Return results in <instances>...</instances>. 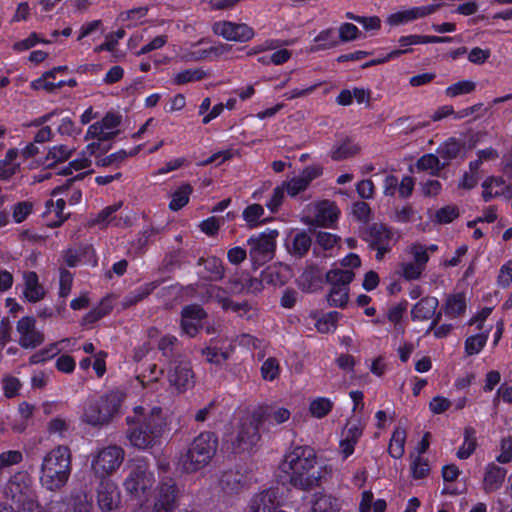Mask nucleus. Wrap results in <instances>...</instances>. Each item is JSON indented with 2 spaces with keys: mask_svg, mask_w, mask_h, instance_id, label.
<instances>
[{
  "mask_svg": "<svg viewBox=\"0 0 512 512\" xmlns=\"http://www.w3.org/2000/svg\"><path fill=\"white\" fill-rule=\"evenodd\" d=\"M163 280H154L144 283L132 291L128 292L122 299V307L127 309L136 306L148 296H150L161 284Z\"/></svg>",
  "mask_w": 512,
  "mask_h": 512,
  "instance_id": "nucleus-24",
  "label": "nucleus"
},
{
  "mask_svg": "<svg viewBox=\"0 0 512 512\" xmlns=\"http://www.w3.org/2000/svg\"><path fill=\"white\" fill-rule=\"evenodd\" d=\"M339 217V210L333 203L325 202L318 207L316 221L322 226L335 223Z\"/></svg>",
  "mask_w": 512,
  "mask_h": 512,
  "instance_id": "nucleus-42",
  "label": "nucleus"
},
{
  "mask_svg": "<svg viewBox=\"0 0 512 512\" xmlns=\"http://www.w3.org/2000/svg\"><path fill=\"white\" fill-rule=\"evenodd\" d=\"M360 152V146L350 137L337 141L330 150V157L334 161H342L357 155Z\"/></svg>",
  "mask_w": 512,
  "mask_h": 512,
  "instance_id": "nucleus-28",
  "label": "nucleus"
},
{
  "mask_svg": "<svg viewBox=\"0 0 512 512\" xmlns=\"http://www.w3.org/2000/svg\"><path fill=\"white\" fill-rule=\"evenodd\" d=\"M317 456L308 445L291 447L280 464L281 471L288 476V483L295 489L309 491L320 483L321 474L316 469Z\"/></svg>",
  "mask_w": 512,
  "mask_h": 512,
  "instance_id": "nucleus-1",
  "label": "nucleus"
},
{
  "mask_svg": "<svg viewBox=\"0 0 512 512\" xmlns=\"http://www.w3.org/2000/svg\"><path fill=\"white\" fill-rule=\"evenodd\" d=\"M39 43L47 44L49 41L40 38L36 32H32L27 38L15 42L12 48L16 52H23L35 47Z\"/></svg>",
  "mask_w": 512,
  "mask_h": 512,
  "instance_id": "nucleus-61",
  "label": "nucleus"
},
{
  "mask_svg": "<svg viewBox=\"0 0 512 512\" xmlns=\"http://www.w3.org/2000/svg\"><path fill=\"white\" fill-rule=\"evenodd\" d=\"M463 436L464 441L456 453V456L461 460L468 459L477 447L476 430L472 426L464 428Z\"/></svg>",
  "mask_w": 512,
  "mask_h": 512,
  "instance_id": "nucleus-35",
  "label": "nucleus"
},
{
  "mask_svg": "<svg viewBox=\"0 0 512 512\" xmlns=\"http://www.w3.org/2000/svg\"><path fill=\"white\" fill-rule=\"evenodd\" d=\"M303 290L312 292L321 287L323 276L321 271L314 266L308 267L304 270L301 277Z\"/></svg>",
  "mask_w": 512,
  "mask_h": 512,
  "instance_id": "nucleus-39",
  "label": "nucleus"
},
{
  "mask_svg": "<svg viewBox=\"0 0 512 512\" xmlns=\"http://www.w3.org/2000/svg\"><path fill=\"white\" fill-rule=\"evenodd\" d=\"M20 387V380L14 376H6L2 379L3 394L8 399L16 397Z\"/></svg>",
  "mask_w": 512,
  "mask_h": 512,
  "instance_id": "nucleus-62",
  "label": "nucleus"
},
{
  "mask_svg": "<svg viewBox=\"0 0 512 512\" xmlns=\"http://www.w3.org/2000/svg\"><path fill=\"white\" fill-rule=\"evenodd\" d=\"M290 411L284 407L271 405L258 406L252 412V418L260 424L262 430H269L270 426L280 425L290 418Z\"/></svg>",
  "mask_w": 512,
  "mask_h": 512,
  "instance_id": "nucleus-15",
  "label": "nucleus"
},
{
  "mask_svg": "<svg viewBox=\"0 0 512 512\" xmlns=\"http://www.w3.org/2000/svg\"><path fill=\"white\" fill-rule=\"evenodd\" d=\"M407 433L406 429L396 426L392 432L389 445L388 454L394 459H400L405 453Z\"/></svg>",
  "mask_w": 512,
  "mask_h": 512,
  "instance_id": "nucleus-32",
  "label": "nucleus"
},
{
  "mask_svg": "<svg viewBox=\"0 0 512 512\" xmlns=\"http://www.w3.org/2000/svg\"><path fill=\"white\" fill-rule=\"evenodd\" d=\"M197 265L204 269V271L198 273L201 279L217 282L224 278L225 267L223 261L216 256L200 257Z\"/></svg>",
  "mask_w": 512,
  "mask_h": 512,
  "instance_id": "nucleus-23",
  "label": "nucleus"
},
{
  "mask_svg": "<svg viewBox=\"0 0 512 512\" xmlns=\"http://www.w3.org/2000/svg\"><path fill=\"white\" fill-rule=\"evenodd\" d=\"M207 73L202 68H189L176 73L173 77V84L184 85L201 81L206 78Z\"/></svg>",
  "mask_w": 512,
  "mask_h": 512,
  "instance_id": "nucleus-43",
  "label": "nucleus"
},
{
  "mask_svg": "<svg viewBox=\"0 0 512 512\" xmlns=\"http://www.w3.org/2000/svg\"><path fill=\"white\" fill-rule=\"evenodd\" d=\"M212 32L227 41L248 42L255 36L254 29L246 23H236L227 20L215 21Z\"/></svg>",
  "mask_w": 512,
  "mask_h": 512,
  "instance_id": "nucleus-10",
  "label": "nucleus"
},
{
  "mask_svg": "<svg viewBox=\"0 0 512 512\" xmlns=\"http://www.w3.org/2000/svg\"><path fill=\"white\" fill-rule=\"evenodd\" d=\"M218 444V435L213 431L197 435L180 458L183 471L194 473L208 466L217 453Z\"/></svg>",
  "mask_w": 512,
  "mask_h": 512,
  "instance_id": "nucleus-5",
  "label": "nucleus"
},
{
  "mask_svg": "<svg viewBox=\"0 0 512 512\" xmlns=\"http://www.w3.org/2000/svg\"><path fill=\"white\" fill-rule=\"evenodd\" d=\"M125 393L111 390L98 399L90 401L84 408L82 421L91 426H103L119 414Z\"/></svg>",
  "mask_w": 512,
  "mask_h": 512,
  "instance_id": "nucleus-6",
  "label": "nucleus"
},
{
  "mask_svg": "<svg viewBox=\"0 0 512 512\" xmlns=\"http://www.w3.org/2000/svg\"><path fill=\"white\" fill-rule=\"evenodd\" d=\"M229 283L233 285L235 289H238L240 285L239 291H246L252 294H257L264 288L263 281L257 277H248L243 284L232 280H229Z\"/></svg>",
  "mask_w": 512,
  "mask_h": 512,
  "instance_id": "nucleus-57",
  "label": "nucleus"
},
{
  "mask_svg": "<svg viewBox=\"0 0 512 512\" xmlns=\"http://www.w3.org/2000/svg\"><path fill=\"white\" fill-rule=\"evenodd\" d=\"M467 310V298L465 293L456 292L448 294L443 305L438 310L436 318L431 321L426 330V334L431 332L441 321L443 315L449 319H457L465 315Z\"/></svg>",
  "mask_w": 512,
  "mask_h": 512,
  "instance_id": "nucleus-11",
  "label": "nucleus"
},
{
  "mask_svg": "<svg viewBox=\"0 0 512 512\" xmlns=\"http://www.w3.org/2000/svg\"><path fill=\"white\" fill-rule=\"evenodd\" d=\"M355 273L352 270H343L340 268H333L327 271L325 275L326 281L332 287L349 288V284L354 280Z\"/></svg>",
  "mask_w": 512,
  "mask_h": 512,
  "instance_id": "nucleus-33",
  "label": "nucleus"
},
{
  "mask_svg": "<svg viewBox=\"0 0 512 512\" xmlns=\"http://www.w3.org/2000/svg\"><path fill=\"white\" fill-rule=\"evenodd\" d=\"M364 426L360 420L348 421L343 428L342 436L339 442L340 453L343 460L350 457L354 451L355 446L363 435Z\"/></svg>",
  "mask_w": 512,
  "mask_h": 512,
  "instance_id": "nucleus-18",
  "label": "nucleus"
},
{
  "mask_svg": "<svg viewBox=\"0 0 512 512\" xmlns=\"http://www.w3.org/2000/svg\"><path fill=\"white\" fill-rule=\"evenodd\" d=\"M57 346L58 343H51L47 347L40 349L39 351L30 356L29 363L31 365H36L52 359L60 352Z\"/></svg>",
  "mask_w": 512,
  "mask_h": 512,
  "instance_id": "nucleus-53",
  "label": "nucleus"
},
{
  "mask_svg": "<svg viewBox=\"0 0 512 512\" xmlns=\"http://www.w3.org/2000/svg\"><path fill=\"white\" fill-rule=\"evenodd\" d=\"M33 203L30 201H20L12 207V218L16 224L24 222L33 212Z\"/></svg>",
  "mask_w": 512,
  "mask_h": 512,
  "instance_id": "nucleus-54",
  "label": "nucleus"
},
{
  "mask_svg": "<svg viewBox=\"0 0 512 512\" xmlns=\"http://www.w3.org/2000/svg\"><path fill=\"white\" fill-rule=\"evenodd\" d=\"M349 300V288L331 287L327 301L329 306L345 308Z\"/></svg>",
  "mask_w": 512,
  "mask_h": 512,
  "instance_id": "nucleus-48",
  "label": "nucleus"
},
{
  "mask_svg": "<svg viewBox=\"0 0 512 512\" xmlns=\"http://www.w3.org/2000/svg\"><path fill=\"white\" fill-rule=\"evenodd\" d=\"M416 166L418 170L421 171L435 170L436 172H438L444 167V164H440L438 156L428 153L422 155L417 160Z\"/></svg>",
  "mask_w": 512,
  "mask_h": 512,
  "instance_id": "nucleus-56",
  "label": "nucleus"
},
{
  "mask_svg": "<svg viewBox=\"0 0 512 512\" xmlns=\"http://www.w3.org/2000/svg\"><path fill=\"white\" fill-rule=\"evenodd\" d=\"M97 503L103 512H110L118 507L120 492L115 482L110 479H101L97 487Z\"/></svg>",
  "mask_w": 512,
  "mask_h": 512,
  "instance_id": "nucleus-17",
  "label": "nucleus"
},
{
  "mask_svg": "<svg viewBox=\"0 0 512 512\" xmlns=\"http://www.w3.org/2000/svg\"><path fill=\"white\" fill-rule=\"evenodd\" d=\"M260 424L251 417L250 421H242L238 428L235 440L232 442L233 453H241L251 450L260 440Z\"/></svg>",
  "mask_w": 512,
  "mask_h": 512,
  "instance_id": "nucleus-13",
  "label": "nucleus"
},
{
  "mask_svg": "<svg viewBox=\"0 0 512 512\" xmlns=\"http://www.w3.org/2000/svg\"><path fill=\"white\" fill-rule=\"evenodd\" d=\"M179 489L175 480L171 477L161 479L156 496L155 505L177 508Z\"/></svg>",
  "mask_w": 512,
  "mask_h": 512,
  "instance_id": "nucleus-22",
  "label": "nucleus"
},
{
  "mask_svg": "<svg viewBox=\"0 0 512 512\" xmlns=\"http://www.w3.org/2000/svg\"><path fill=\"white\" fill-rule=\"evenodd\" d=\"M18 157V149L11 148L6 152L5 158L0 160V181L9 180L16 174L19 164L14 161Z\"/></svg>",
  "mask_w": 512,
  "mask_h": 512,
  "instance_id": "nucleus-38",
  "label": "nucleus"
},
{
  "mask_svg": "<svg viewBox=\"0 0 512 512\" xmlns=\"http://www.w3.org/2000/svg\"><path fill=\"white\" fill-rule=\"evenodd\" d=\"M72 285H73V274L65 268H60L59 292H58L59 297L63 298V299L67 298L71 292Z\"/></svg>",
  "mask_w": 512,
  "mask_h": 512,
  "instance_id": "nucleus-60",
  "label": "nucleus"
},
{
  "mask_svg": "<svg viewBox=\"0 0 512 512\" xmlns=\"http://www.w3.org/2000/svg\"><path fill=\"white\" fill-rule=\"evenodd\" d=\"M124 460V450L117 445L102 448L93 458L91 466L94 473L101 479L116 471Z\"/></svg>",
  "mask_w": 512,
  "mask_h": 512,
  "instance_id": "nucleus-8",
  "label": "nucleus"
},
{
  "mask_svg": "<svg viewBox=\"0 0 512 512\" xmlns=\"http://www.w3.org/2000/svg\"><path fill=\"white\" fill-rule=\"evenodd\" d=\"M264 208L261 204H250L242 212V217L249 228H256L267 223L268 219L263 218Z\"/></svg>",
  "mask_w": 512,
  "mask_h": 512,
  "instance_id": "nucleus-36",
  "label": "nucleus"
},
{
  "mask_svg": "<svg viewBox=\"0 0 512 512\" xmlns=\"http://www.w3.org/2000/svg\"><path fill=\"white\" fill-rule=\"evenodd\" d=\"M459 217V209L455 205H446L438 209L434 216V222L440 225L449 224Z\"/></svg>",
  "mask_w": 512,
  "mask_h": 512,
  "instance_id": "nucleus-52",
  "label": "nucleus"
},
{
  "mask_svg": "<svg viewBox=\"0 0 512 512\" xmlns=\"http://www.w3.org/2000/svg\"><path fill=\"white\" fill-rule=\"evenodd\" d=\"M202 355L205 356L206 360L217 366L223 365L229 358V354L218 347H205L202 350Z\"/></svg>",
  "mask_w": 512,
  "mask_h": 512,
  "instance_id": "nucleus-55",
  "label": "nucleus"
},
{
  "mask_svg": "<svg viewBox=\"0 0 512 512\" xmlns=\"http://www.w3.org/2000/svg\"><path fill=\"white\" fill-rule=\"evenodd\" d=\"M501 452L496 456V461L500 464L512 462V437L503 438L500 444Z\"/></svg>",
  "mask_w": 512,
  "mask_h": 512,
  "instance_id": "nucleus-64",
  "label": "nucleus"
},
{
  "mask_svg": "<svg viewBox=\"0 0 512 512\" xmlns=\"http://www.w3.org/2000/svg\"><path fill=\"white\" fill-rule=\"evenodd\" d=\"M463 150V144L456 138L450 137L437 149L439 157L444 160V166L456 159Z\"/></svg>",
  "mask_w": 512,
  "mask_h": 512,
  "instance_id": "nucleus-34",
  "label": "nucleus"
},
{
  "mask_svg": "<svg viewBox=\"0 0 512 512\" xmlns=\"http://www.w3.org/2000/svg\"><path fill=\"white\" fill-rule=\"evenodd\" d=\"M193 191V187L190 183H182L171 193V200L168 205L169 209L177 212L184 208L189 203Z\"/></svg>",
  "mask_w": 512,
  "mask_h": 512,
  "instance_id": "nucleus-30",
  "label": "nucleus"
},
{
  "mask_svg": "<svg viewBox=\"0 0 512 512\" xmlns=\"http://www.w3.org/2000/svg\"><path fill=\"white\" fill-rule=\"evenodd\" d=\"M415 214L416 211L413 207L410 204H406L402 207L395 208L391 220L396 223L407 224L414 221Z\"/></svg>",
  "mask_w": 512,
  "mask_h": 512,
  "instance_id": "nucleus-59",
  "label": "nucleus"
},
{
  "mask_svg": "<svg viewBox=\"0 0 512 512\" xmlns=\"http://www.w3.org/2000/svg\"><path fill=\"white\" fill-rule=\"evenodd\" d=\"M148 11L149 8L147 6L132 8L121 12L118 16V19L121 22H128V28L136 27L139 21L148 14Z\"/></svg>",
  "mask_w": 512,
  "mask_h": 512,
  "instance_id": "nucleus-47",
  "label": "nucleus"
},
{
  "mask_svg": "<svg viewBox=\"0 0 512 512\" xmlns=\"http://www.w3.org/2000/svg\"><path fill=\"white\" fill-rule=\"evenodd\" d=\"M281 510L276 492L271 489L255 494L248 505V512H280Z\"/></svg>",
  "mask_w": 512,
  "mask_h": 512,
  "instance_id": "nucleus-20",
  "label": "nucleus"
},
{
  "mask_svg": "<svg viewBox=\"0 0 512 512\" xmlns=\"http://www.w3.org/2000/svg\"><path fill=\"white\" fill-rule=\"evenodd\" d=\"M67 512H93L91 497L85 491H77L71 494Z\"/></svg>",
  "mask_w": 512,
  "mask_h": 512,
  "instance_id": "nucleus-40",
  "label": "nucleus"
},
{
  "mask_svg": "<svg viewBox=\"0 0 512 512\" xmlns=\"http://www.w3.org/2000/svg\"><path fill=\"white\" fill-rule=\"evenodd\" d=\"M158 350L169 365L174 364L176 361H183L181 343L174 335H163L158 341Z\"/></svg>",
  "mask_w": 512,
  "mask_h": 512,
  "instance_id": "nucleus-25",
  "label": "nucleus"
},
{
  "mask_svg": "<svg viewBox=\"0 0 512 512\" xmlns=\"http://www.w3.org/2000/svg\"><path fill=\"white\" fill-rule=\"evenodd\" d=\"M153 482V473L149 472L144 465H137L125 479L124 487L131 495H138L140 492L145 494L152 487Z\"/></svg>",
  "mask_w": 512,
  "mask_h": 512,
  "instance_id": "nucleus-16",
  "label": "nucleus"
},
{
  "mask_svg": "<svg viewBox=\"0 0 512 512\" xmlns=\"http://www.w3.org/2000/svg\"><path fill=\"white\" fill-rule=\"evenodd\" d=\"M278 235L277 230L266 229L259 234L251 235L247 239L249 256L253 266H262L273 258Z\"/></svg>",
  "mask_w": 512,
  "mask_h": 512,
  "instance_id": "nucleus-7",
  "label": "nucleus"
},
{
  "mask_svg": "<svg viewBox=\"0 0 512 512\" xmlns=\"http://www.w3.org/2000/svg\"><path fill=\"white\" fill-rule=\"evenodd\" d=\"M71 451L58 445L43 458L40 468V483L43 488L55 492L61 490L71 475Z\"/></svg>",
  "mask_w": 512,
  "mask_h": 512,
  "instance_id": "nucleus-4",
  "label": "nucleus"
},
{
  "mask_svg": "<svg viewBox=\"0 0 512 512\" xmlns=\"http://www.w3.org/2000/svg\"><path fill=\"white\" fill-rule=\"evenodd\" d=\"M261 376L265 381L272 382L280 375L279 361L275 357H268L261 365Z\"/></svg>",
  "mask_w": 512,
  "mask_h": 512,
  "instance_id": "nucleus-51",
  "label": "nucleus"
},
{
  "mask_svg": "<svg viewBox=\"0 0 512 512\" xmlns=\"http://www.w3.org/2000/svg\"><path fill=\"white\" fill-rule=\"evenodd\" d=\"M74 148H69L67 145L60 144L51 147L46 155V167H55L57 163L67 161L74 153Z\"/></svg>",
  "mask_w": 512,
  "mask_h": 512,
  "instance_id": "nucleus-37",
  "label": "nucleus"
},
{
  "mask_svg": "<svg viewBox=\"0 0 512 512\" xmlns=\"http://www.w3.org/2000/svg\"><path fill=\"white\" fill-rule=\"evenodd\" d=\"M361 238L376 251V259L381 260L391 250L393 232L386 224L372 223L361 232Z\"/></svg>",
  "mask_w": 512,
  "mask_h": 512,
  "instance_id": "nucleus-9",
  "label": "nucleus"
},
{
  "mask_svg": "<svg viewBox=\"0 0 512 512\" xmlns=\"http://www.w3.org/2000/svg\"><path fill=\"white\" fill-rule=\"evenodd\" d=\"M19 333L18 343L23 349H34L40 346L44 340V333L36 329V320L33 316L22 317L16 325Z\"/></svg>",
  "mask_w": 512,
  "mask_h": 512,
  "instance_id": "nucleus-14",
  "label": "nucleus"
},
{
  "mask_svg": "<svg viewBox=\"0 0 512 512\" xmlns=\"http://www.w3.org/2000/svg\"><path fill=\"white\" fill-rule=\"evenodd\" d=\"M439 300L435 296H424L416 302L410 311L413 322H422L426 320L433 321L438 313Z\"/></svg>",
  "mask_w": 512,
  "mask_h": 512,
  "instance_id": "nucleus-19",
  "label": "nucleus"
},
{
  "mask_svg": "<svg viewBox=\"0 0 512 512\" xmlns=\"http://www.w3.org/2000/svg\"><path fill=\"white\" fill-rule=\"evenodd\" d=\"M118 133L119 131H108L97 121L88 127L85 140L97 139L98 141L107 142L114 139Z\"/></svg>",
  "mask_w": 512,
  "mask_h": 512,
  "instance_id": "nucleus-45",
  "label": "nucleus"
},
{
  "mask_svg": "<svg viewBox=\"0 0 512 512\" xmlns=\"http://www.w3.org/2000/svg\"><path fill=\"white\" fill-rule=\"evenodd\" d=\"M338 311H329L316 320L315 327L320 333H329L334 331L338 320L341 318Z\"/></svg>",
  "mask_w": 512,
  "mask_h": 512,
  "instance_id": "nucleus-46",
  "label": "nucleus"
},
{
  "mask_svg": "<svg viewBox=\"0 0 512 512\" xmlns=\"http://www.w3.org/2000/svg\"><path fill=\"white\" fill-rule=\"evenodd\" d=\"M333 409V402L326 397H317L309 404L310 414L317 419L324 418Z\"/></svg>",
  "mask_w": 512,
  "mask_h": 512,
  "instance_id": "nucleus-44",
  "label": "nucleus"
},
{
  "mask_svg": "<svg viewBox=\"0 0 512 512\" xmlns=\"http://www.w3.org/2000/svg\"><path fill=\"white\" fill-rule=\"evenodd\" d=\"M10 507L0 505V512H45L36 499L33 479L26 471L10 477L4 488Z\"/></svg>",
  "mask_w": 512,
  "mask_h": 512,
  "instance_id": "nucleus-3",
  "label": "nucleus"
},
{
  "mask_svg": "<svg viewBox=\"0 0 512 512\" xmlns=\"http://www.w3.org/2000/svg\"><path fill=\"white\" fill-rule=\"evenodd\" d=\"M195 375L191 365L187 361H176L169 365L167 371V380L171 387L178 393H182L192 388L195 384Z\"/></svg>",
  "mask_w": 512,
  "mask_h": 512,
  "instance_id": "nucleus-12",
  "label": "nucleus"
},
{
  "mask_svg": "<svg viewBox=\"0 0 512 512\" xmlns=\"http://www.w3.org/2000/svg\"><path fill=\"white\" fill-rule=\"evenodd\" d=\"M476 89V83L472 80H461L451 84L445 89L447 97L455 98L472 93Z\"/></svg>",
  "mask_w": 512,
  "mask_h": 512,
  "instance_id": "nucleus-49",
  "label": "nucleus"
},
{
  "mask_svg": "<svg viewBox=\"0 0 512 512\" xmlns=\"http://www.w3.org/2000/svg\"><path fill=\"white\" fill-rule=\"evenodd\" d=\"M489 332L490 330H487L485 332L474 334L467 337L464 342V351L466 355L472 356L479 354L486 346V343L489 338Z\"/></svg>",
  "mask_w": 512,
  "mask_h": 512,
  "instance_id": "nucleus-41",
  "label": "nucleus"
},
{
  "mask_svg": "<svg viewBox=\"0 0 512 512\" xmlns=\"http://www.w3.org/2000/svg\"><path fill=\"white\" fill-rule=\"evenodd\" d=\"M313 41L315 44L309 49L313 53L334 48L340 43L333 28H326L320 31Z\"/></svg>",
  "mask_w": 512,
  "mask_h": 512,
  "instance_id": "nucleus-31",
  "label": "nucleus"
},
{
  "mask_svg": "<svg viewBox=\"0 0 512 512\" xmlns=\"http://www.w3.org/2000/svg\"><path fill=\"white\" fill-rule=\"evenodd\" d=\"M360 34V30L356 25L349 22H344L339 27L338 39L339 42L346 43L358 39Z\"/></svg>",
  "mask_w": 512,
  "mask_h": 512,
  "instance_id": "nucleus-58",
  "label": "nucleus"
},
{
  "mask_svg": "<svg viewBox=\"0 0 512 512\" xmlns=\"http://www.w3.org/2000/svg\"><path fill=\"white\" fill-rule=\"evenodd\" d=\"M217 290L218 292L215 295V300L224 311H232L238 316L243 317L251 310V306L247 301L235 302L229 296L224 295V289L218 287Z\"/></svg>",
  "mask_w": 512,
  "mask_h": 512,
  "instance_id": "nucleus-29",
  "label": "nucleus"
},
{
  "mask_svg": "<svg viewBox=\"0 0 512 512\" xmlns=\"http://www.w3.org/2000/svg\"><path fill=\"white\" fill-rule=\"evenodd\" d=\"M25 299L30 303H36L45 297V289L39 283V277L36 272L29 271L24 274V290Z\"/></svg>",
  "mask_w": 512,
  "mask_h": 512,
  "instance_id": "nucleus-26",
  "label": "nucleus"
},
{
  "mask_svg": "<svg viewBox=\"0 0 512 512\" xmlns=\"http://www.w3.org/2000/svg\"><path fill=\"white\" fill-rule=\"evenodd\" d=\"M312 245V237L309 232L302 230L297 232L289 245L287 250L291 256L297 259L305 257Z\"/></svg>",
  "mask_w": 512,
  "mask_h": 512,
  "instance_id": "nucleus-27",
  "label": "nucleus"
},
{
  "mask_svg": "<svg viewBox=\"0 0 512 512\" xmlns=\"http://www.w3.org/2000/svg\"><path fill=\"white\" fill-rule=\"evenodd\" d=\"M512 283V260H509L500 267L497 276V285L502 289L508 288Z\"/></svg>",
  "mask_w": 512,
  "mask_h": 512,
  "instance_id": "nucleus-63",
  "label": "nucleus"
},
{
  "mask_svg": "<svg viewBox=\"0 0 512 512\" xmlns=\"http://www.w3.org/2000/svg\"><path fill=\"white\" fill-rule=\"evenodd\" d=\"M46 211L45 213L54 212L57 220L53 221L49 224L50 227L56 228L60 227L66 220V217L63 216V211L66 206V202L64 199H57L55 202L52 199L46 201Z\"/></svg>",
  "mask_w": 512,
  "mask_h": 512,
  "instance_id": "nucleus-50",
  "label": "nucleus"
},
{
  "mask_svg": "<svg viewBox=\"0 0 512 512\" xmlns=\"http://www.w3.org/2000/svg\"><path fill=\"white\" fill-rule=\"evenodd\" d=\"M507 469L494 462L486 465L483 475L482 488L485 493L490 494L498 491L504 484Z\"/></svg>",
  "mask_w": 512,
  "mask_h": 512,
  "instance_id": "nucleus-21",
  "label": "nucleus"
},
{
  "mask_svg": "<svg viewBox=\"0 0 512 512\" xmlns=\"http://www.w3.org/2000/svg\"><path fill=\"white\" fill-rule=\"evenodd\" d=\"M126 423L129 443L142 450L160 443L166 428V421L160 407H154L146 412L143 406H136L133 409V415L126 417Z\"/></svg>",
  "mask_w": 512,
  "mask_h": 512,
  "instance_id": "nucleus-2",
  "label": "nucleus"
}]
</instances>
